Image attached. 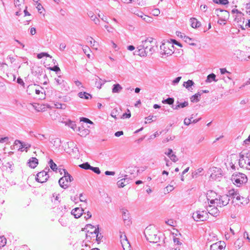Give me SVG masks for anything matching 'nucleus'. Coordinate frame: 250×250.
Segmentation results:
<instances>
[{
	"label": "nucleus",
	"mask_w": 250,
	"mask_h": 250,
	"mask_svg": "<svg viewBox=\"0 0 250 250\" xmlns=\"http://www.w3.org/2000/svg\"><path fill=\"white\" fill-rule=\"evenodd\" d=\"M246 9L247 13L250 15V2L247 4Z\"/></svg>",
	"instance_id": "680f3d73"
},
{
	"label": "nucleus",
	"mask_w": 250,
	"mask_h": 250,
	"mask_svg": "<svg viewBox=\"0 0 250 250\" xmlns=\"http://www.w3.org/2000/svg\"><path fill=\"white\" fill-rule=\"evenodd\" d=\"M93 39L91 37H88L87 38V41L90 43L91 45L94 46V43L96 42L95 41H93Z\"/></svg>",
	"instance_id": "49530a36"
},
{
	"label": "nucleus",
	"mask_w": 250,
	"mask_h": 250,
	"mask_svg": "<svg viewBox=\"0 0 250 250\" xmlns=\"http://www.w3.org/2000/svg\"><path fill=\"white\" fill-rule=\"evenodd\" d=\"M170 160L173 161V162H177L179 159L178 158H177V156L175 155V153H173L172 154V155H171L170 156H169V157H168Z\"/></svg>",
	"instance_id": "37998d69"
},
{
	"label": "nucleus",
	"mask_w": 250,
	"mask_h": 250,
	"mask_svg": "<svg viewBox=\"0 0 250 250\" xmlns=\"http://www.w3.org/2000/svg\"><path fill=\"white\" fill-rule=\"evenodd\" d=\"M17 83H19V84H20L22 85H24V83L23 81V80H22V79H21V78H18V79H17Z\"/></svg>",
	"instance_id": "052dcab7"
},
{
	"label": "nucleus",
	"mask_w": 250,
	"mask_h": 250,
	"mask_svg": "<svg viewBox=\"0 0 250 250\" xmlns=\"http://www.w3.org/2000/svg\"><path fill=\"white\" fill-rule=\"evenodd\" d=\"M176 104L177 105L175 106L173 105L172 106L173 109L177 110L181 108H184L188 105V101H185L183 103H180L179 101H177Z\"/></svg>",
	"instance_id": "a211bd4d"
},
{
	"label": "nucleus",
	"mask_w": 250,
	"mask_h": 250,
	"mask_svg": "<svg viewBox=\"0 0 250 250\" xmlns=\"http://www.w3.org/2000/svg\"><path fill=\"white\" fill-rule=\"evenodd\" d=\"M49 165L50 168L53 170L56 171L57 169V165L54 163L52 159H50L49 162Z\"/></svg>",
	"instance_id": "2f4dec72"
},
{
	"label": "nucleus",
	"mask_w": 250,
	"mask_h": 250,
	"mask_svg": "<svg viewBox=\"0 0 250 250\" xmlns=\"http://www.w3.org/2000/svg\"><path fill=\"white\" fill-rule=\"evenodd\" d=\"M79 167L86 170L90 169L91 167V166L88 162H85L82 164H81L79 165Z\"/></svg>",
	"instance_id": "473e14b6"
},
{
	"label": "nucleus",
	"mask_w": 250,
	"mask_h": 250,
	"mask_svg": "<svg viewBox=\"0 0 250 250\" xmlns=\"http://www.w3.org/2000/svg\"><path fill=\"white\" fill-rule=\"evenodd\" d=\"M210 172H211L210 175V179L214 180H219V178L221 177L222 173V171L221 168L213 167L210 169Z\"/></svg>",
	"instance_id": "9d476101"
},
{
	"label": "nucleus",
	"mask_w": 250,
	"mask_h": 250,
	"mask_svg": "<svg viewBox=\"0 0 250 250\" xmlns=\"http://www.w3.org/2000/svg\"><path fill=\"white\" fill-rule=\"evenodd\" d=\"M55 106L57 108L59 109H65L66 107L65 104H62L60 103H57L55 104Z\"/></svg>",
	"instance_id": "de8ad7c7"
},
{
	"label": "nucleus",
	"mask_w": 250,
	"mask_h": 250,
	"mask_svg": "<svg viewBox=\"0 0 250 250\" xmlns=\"http://www.w3.org/2000/svg\"><path fill=\"white\" fill-rule=\"evenodd\" d=\"M201 97V94L199 92L196 93L195 95L192 96L190 98L191 102L195 103L198 102L200 101Z\"/></svg>",
	"instance_id": "b1692460"
},
{
	"label": "nucleus",
	"mask_w": 250,
	"mask_h": 250,
	"mask_svg": "<svg viewBox=\"0 0 250 250\" xmlns=\"http://www.w3.org/2000/svg\"><path fill=\"white\" fill-rule=\"evenodd\" d=\"M166 188L168 192L171 191L174 189V187L172 185H169L166 187Z\"/></svg>",
	"instance_id": "13d9d810"
},
{
	"label": "nucleus",
	"mask_w": 250,
	"mask_h": 250,
	"mask_svg": "<svg viewBox=\"0 0 250 250\" xmlns=\"http://www.w3.org/2000/svg\"><path fill=\"white\" fill-rule=\"evenodd\" d=\"M228 193L229 197L230 200H232V203H234L237 201L239 202V203H236L237 204H238L239 203H243V202L241 201V200L244 199V198L239 195L237 191L235 190L234 189H231L228 191Z\"/></svg>",
	"instance_id": "6e6552de"
},
{
	"label": "nucleus",
	"mask_w": 250,
	"mask_h": 250,
	"mask_svg": "<svg viewBox=\"0 0 250 250\" xmlns=\"http://www.w3.org/2000/svg\"><path fill=\"white\" fill-rule=\"evenodd\" d=\"M193 119V117H191L190 118H185L184 121V123L186 125H189L191 123Z\"/></svg>",
	"instance_id": "a19ab883"
},
{
	"label": "nucleus",
	"mask_w": 250,
	"mask_h": 250,
	"mask_svg": "<svg viewBox=\"0 0 250 250\" xmlns=\"http://www.w3.org/2000/svg\"><path fill=\"white\" fill-rule=\"evenodd\" d=\"M122 215L123 218L124 220L125 221V223H127V225H128L130 223V216L128 211L126 209H123Z\"/></svg>",
	"instance_id": "6ab92c4d"
},
{
	"label": "nucleus",
	"mask_w": 250,
	"mask_h": 250,
	"mask_svg": "<svg viewBox=\"0 0 250 250\" xmlns=\"http://www.w3.org/2000/svg\"><path fill=\"white\" fill-rule=\"evenodd\" d=\"M90 170H91L92 171H93L94 173L99 174L101 173V171L99 167H93L91 166Z\"/></svg>",
	"instance_id": "79ce46f5"
},
{
	"label": "nucleus",
	"mask_w": 250,
	"mask_h": 250,
	"mask_svg": "<svg viewBox=\"0 0 250 250\" xmlns=\"http://www.w3.org/2000/svg\"><path fill=\"white\" fill-rule=\"evenodd\" d=\"M123 89V87L119 83L115 84L113 85L112 92L113 93H119Z\"/></svg>",
	"instance_id": "5701e85b"
},
{
	"label": "nucleus",
	"mask_w": 250,
	"mask_h": 250,
	"mask_svg": "<svg viewBox=\"0 0 250 250\" xmlns=\"http://www.w3.org/2000/svg\"><path fill=\"white\" fill-rule=\"evenodd\" d=\"M157 231L153 226H149L146 228L144 231L145 237L147 241L150 243H156L160 240V236L157 235Z\"/></svg>",
	"instance_id": "f03ea898"
},
{
	"label": "nucleus",
	"mask_w": 250,
	"mask_h": 250,
	"mask_svg": "<svg viewBox=\"0 0 250 250\" xmlns=\"http://www.w3.org/2000/svg\"><path fill=\"white\" fill-rule=\"evenodd\" d=\"M83 210L82 208H76L71 211V214L73 215L76 218L80 217L83 214Z\"/></svg>",
	"instance_id": "dca6fc26"
},
{
	"label": "nucleus",
	"mask_w": 250,
	"mask_h": 250,
	"mask_svg": "<svg viewBox=\"0 0 250 250\" xmlns=\"http://www.w3.org/2000/svg\"><path fill=\"white\" fill-rule=\"evenodd\" d=\"M93 232L96 234V241L99 243L103 237L102 234L99 232V228H95Z\"/></svg>",
	"instance_id": "a878e982"
},
{
	"label": "nucleus",
	"mask_w": 250,
	"mask_h": 250,
	"mask_svg": "<svg viewBox=\"0 0 250 250\" xmlns=\"http://www.w3.org/2000/svg\"><path fill=\"white\" fill-rule=\"evenodd\" d=\"M134 14L141 18H143V17H144V14L142 12L139 11L138 10L134 12Z\"/></svg>",
	"instance_id": "8fccbe9b"
},
{
	"label": "nucleus",
	"mask_w": 250,
	"mask_h": 250,
	"mask_svg": "<svg viewBox=\"0 0 250 250\" xmlns=\"http://www.w3.org/2000/svg\"><path fill=\"white\" fill-rule=\"evenodd\" d=\"M55 82L57 85L60 86L62 90H64L66 91L68 90V87L66 83L64 82L61 76L56 78L55 79Z\"/></svg>",
	"instance_id": "9b49d317"
},
{
	"label": "nucleus",
	"mask_w": 250,
	"mask_h": 250,
	"mask_svg": "<svg viewBox=\"0 0 250 250\" xmlns=\"http://www.w3.org/2000/svg\"><path fill=\"white\" fill-rule=\"evenodd\" d=\"M89 16L90 17L91 20L94 22L96 24H100V20L96 17V15H94L93 13H89Z\"/></svg>",
	"instance_id": "c85d7f7f"
},
{
	"label": "nucleus",
	"mask_w": 250,
	"mask_h": 250,
	"mask_svg": "<svg viewBox=\"0 0 250 250\" xmlns=\"http://www.w3.org/2000/svg\"><path fill=\"white\" fill-rule=\"evenodd\" d=\"M216 11H217V13H218L219 12H223L225 15H226L227 16L229 15L228 12L225 10L217 9L216 10Z\"/></svg>",
	"instance_id": "5fc2aeb1"
},
{
	"label": "nucleus",
	"mask_w": 250,
	"mask_h": 250,
	"mask_svg": "<svg viewBox=\"0 0 250 250\" xmlns=\"http://www.w3.org/2000/svg\"><path fill=\"white\" fill-rule=\"evenodd\" d=\"M51 143L56 147L58 146H60V145L61 140L59 139H55L52 140Z\"/></svg>",
	"instance_id": "ea45409f"
},
{
	"label": "nucleus",
	"mask_w": 250,
	"mask_h": 250,
	"mask_svg": "<svg viewBox=\"0 0 250 250\" xmlns=\"http://www.w3.org/2000/svg\"><path fill=\"white\" fill-rule=\"evenodd\" d=\"M123 133H124L123 131H119L115 133V136L116 137H120V136L123 135Z\"/></svg>",
	"instance_id": "e2e57ef3"
},
{
	"label": "nucleus",
	"mask_w": 250,
	"mask_h": 250,
	"mask_svg": "<svg viewBox=\"0 0 250 250\" xmlns=\"http://www.w3.org/2000/svg\"><path fill=\"white\" fill-rule=\"evenodd\" d=\"M219 197V195H217L216 192L213 191H209L207 193V199L211 204H216V200L214 199L215 198H217L218 199Z\"/></svg>",
	"instance_id": "f8f14e48"
},
{
	"label": "nucleus",
	"mask_w": 250,
	"mask_h": 250,
	"mask_svg": "<svg viewBox=\"0 0 250 250\" xmlns=\"http://www.w3.org/2000/svg\"><path fill=\"white\" fill-rule=\"evenodd\" d=\"M166 155H167L168 157H169L171 155L173 154V150L171 148H169L168 149V151L165 153Z\"/></svg>",
	"instance_id": "6e6d98bb"
},
{
	"label": "nucleus",
	"mask_w": 250,
	"mask_h": 250,
	"mask_svg": "<svg viewBox=\"0 0 250 250\" xmlns=\"http://www.w3.org/2000/svg\"><path fill=\"white\" fill-rule=\"evenodd\" d=\"M131 116L130 113H124L122 118H129Z\"/></svg>",
	"instance_id": "0e129e2a"
},
{
	"label": "nucleus",
	"mask_w": 250,
	"mask_h": 250,
	"mask_svg": "<svg viewBox=\"0 0 250 250\" xmlns=\"http://www.w3.org/2000/svg\"><path fill=\"white\" fill-rule=\"evenodd\" d=\"M105 174L106 175H114L115 174V172H114V171H106L105 172Z\"/></svg>",
	"instance_id": "69168bd1"
},
{
	"label": "nucleus",
	"mask_w": 250,
	"mask_h": 250,
	"mask_svg": "<svg viewBox=\"0 0 250 250\" xmlns=\"http://www.w3.org/2000/svg\"><path fill=\"white\" fill-rule=\"evenodd\" d=\"M78 95L80 98L86 100L92 98L91 95L86 92H80L78 93Z\"/></svg>",
	"instance_id": "4be33fe9"
},
{
	"label": "nucleus",
	"mask_w": 250,
	"mask_h": 250,
	"mask_svg": "<svg viewBox=\"0 0 250 250\" xmlns=\"http://www.w3.org/2000/svg\"><path fill=\"white\" fill-rule=\"evenodd\" d=\"M182 77H177L176 78H175L172 82V84H173V85H176L179 82V81H180V80L181 79Z\"/></svg>",
	"instance_id": "864d4df0"
},
{
	"label": "nucleus",
	"mask_w": 250,
	"mask_h": 250,
	"mask_svg": "<svg viewBox=\"0 0 250 250\" xmlns=\"http://www.w3.org/2000/svg\"><path fill=\"white\" fill-rule=\"evenodd\" d=\"M18 144L20 145L19 150H20L21 151H25L26 152H27L29 148L31 147V145L29 144L23 143L21 141L18 140H15L14 142V145H18Z\"/></svg>",
	"instance_id": "ddd939ff"
},
{
	"label": "nucleus",
	"mask_w": 250,
	"mask_h": 250,
	"mask_svg": "<svg viewBox=\"0 0 250 250\" xmlns=\"http://www.w3.org/2000/svg\"><path fill=\"white\" fill-rule=\"evenodd\" d=\"M6 244V239L3 236H0V247H3Z\"/></svg>",
	"instance_id": "4c0bfd02"
},
{
	"label": "nucleus",
	"mask_w": 250,
	"mask_h": 250,
	"mask_svg": "<svg viewBox=\"0 0 250 250\" xmlns=\"http://www.w3.org/2000/svg\"><path fill=\"white\" fill-rule=\"evenodd\" d=\"M211 208V207L209 206V208H207V211H208V213L214 216H217L219 211L217 208L216 207H214L212 208Z\"/></svg>",
	"instance_id": "412c9836"
},
{
	"label": "nucleus",
	"mask_w": 250,
	"mask_h": 250,
	"mask_svg": "<svg viewBox=\"0 0 250 250\" xmlns=\"http://www.w3.org/2000/svg\"><path fill=\"white\" fill-rule=\"evenodd\" d=\"M214 200H216V204L217 206L220 207L227 205L229 204V201L230 200L229 197L228 192L227 194L222 196L219 195L218 199L217 198H215Z\"/></svg>",
	"instance_id": "1a4fd4ad"
},
{
	"label": "nucleus",
	"mask_w": 250,
	"mask_h": 250,
	"mask_svg": "<svg viewBox=\"0 0 250 250\" xmlns=\"http://www.w3.org/2000/svg\"><path fill=\"white\" fill-rule=\"evenodd\" d=\"M104 28L107 30V31L108 32H112V28L111 27H110L109 26H108L107 25H105L104 26Z\"/></svg>",
	"instance_id": "774afa93"
},
{
	"label": "nucleus",
	"mask_w": 250,
	"mask_h": 250,
	"mask_svg": "<svg viewBox=\"0 0 250 250\" xmlns=\"http://www.w3.org/2000/svg\"><path fill=\"white\" fill-rule=\"evenodd\" d=\"M166 223L170 226H174V221L173 219H168V220L166 221Z\"/></svg>",
	"instance_id": "09e8293b"
},
{
	"label": "nucleus",
	"mask_w": 250,
	"mask_h": 250,
	"mask_svg": "<svg viewBox=\"0 0 250 250\" xmlns=\"http://www.w3.org/2000/svg\"><path fill=\"white\" fill-rule=\"evenodd\" d=\"M194 84V82L192 80H188L187 82H184L183 85L188 90H190V88Z\"/></svg>",
	"instance_id": "cd10ccee"
},
{
	"label": "nucleus",
	"mask_w": 250,
	"mask_h": 250,
	"mask_svg": "<svg viewBox=\"0 0 250 250\" xmlns=\"http://www.w3.org/2000/svg\"><path fill=\"white\" fill-rule=\"evenodd\" d=\"M50 169L49 168H45L44 170L39 172L36 176V180L40 183H43L45 182L49 177L48 172Z\"/></svg>",
	"instance_id": "0eeeda50"
},
{
	"label": "nucleus",
	"mask_w": 250,
	"mask_h": 250,
	"mask_svg": "<svg viewBox=\"0 0 250 250\" xmlns=\"http://www.w3.org/2000/svg\"><path fill=\"white\" fill-rule=\"evenodd\" d=\"M127 175H125V178L117 182V185L119 188H123L128 184L129 179L127 178Z\"/></svg>",
	"instance_id": "f3484780"
},
{
	"label": "nucleus",
	"mask_w": 250,
	"mask_h": 250,
	"mask_svg": "<svg viewBox=\"0 0 250 250\" xmlns=\"http://www.w3.org/2000/svg\"><path fill=\"white\" fill-rule=\"evenodd\" d=\"M191 20V26L193 28H197L201 26L200 22L197 21V20L195 18H192L190 19Z\"/></svg>",
	"instance_id": "393cba45"
},
{
	"label": "nucleus",
	"mask_w": 250,
	"mask_h": 250,
	"mask_svg": "<svg viewBox=\"0 0 250 250\" xmlns=\"http://www.w3.org/2000/svg\"><path fill=\"white\" fill-rule=\"evenodd\" d=\"M156 42L151 37L142 38L138 44V55L141 57L146 56L147 54L152 55L155 52Z\"/></svg>",
	"instance_id": "f257e3e1"
},
{
	"label": "nucleus",
	"mask_w": 250,
	"mask_h": 250,
	"mask_svg": "<svg viewBox=\"0 0 250 250\" xmlns=\"http://www.w3.org/2000/svg\"><path fill=\"white\" fill-rule=\"evenodd\" d=\"M215 78H216V75L214 74H213V73L210 74L208 76L206 82L207 83H210L212 81L217 82V80H216Z\"/></svg>",
	"instance_id": "bb28decb"
},
{
	"label": "nucleus",
	"mask_w": 250,
	"mask_h": 250,
	"mask_svg": "<svg viewBox=\"0 0 250 250\" xmlns=\"http://www.w3.org/2000/svg\"><path fill=\"white\" fill-rule=\"evenodd\" d=\"M51 70L52 71H55L56 72L60 71V68L57 65H55L54 67H53L52 68H51Z\"/></svg>",
	"instance_id": "4d7b16f0"
},
{
	"label": "nucleus",
	"mask_w": 250,
	"mask_h": 250,
	"mask_svg": "<svg viewBox=\"0 0 250 250\" xmlns=\"http://www.w3.org/2000/svg\"><path fill=\"white\" fill-rule=\"evenodd\" d=\"M65 125L71 127L73 130H75L77 128L75 123L70 120L66 122Z\"/></svg>",
	"instance_id": "c756f323"
},
{
	"label": "nucleus",
	"mask_w": 250,
	"mask_h": 250,
	"mask_svg": "<svg viewBox=\"0 0 250 250\" xmlns=\"http://www.w3.org/2000/svg\"><path fill=\"white\" fill-rule=\"evenodd\" d=\"M160 13V11L158 8H155L152 10V14L154 16H158Z\"/></svg>",
	"instance_id": "a18cd8bd"
},
{
	"label": "nucleus",
	"mask_w": 250,
	"mask_h": 250,
	"mask_svg": "<svg viewBox=\"0 0 250 250\" xmlns=\"http://www.w3.org/2000/svg\"><path fill=\"white\" fill-rule=\"evenodd\" d=\"M62 170L64 172V176L59 179V184L62 188L65 189L68 187V183L73 180V178L65 169H63Z\"/></svg>",
	"instance_id": "39448f33"
},
{
	"label": "nucleus",
	"mask_w": 250,
	"mask_h": 250,
	"mask_svg": "<svg viewBox=\"0 0 250 250\" xmlns=\"http://www.w3.org/2000/svg\"><path fill=\"white\" fill-rule=\"evenodd\" d=\"M59 222L62 226H66L67 225V220L64 217H62L59 220Z\"/></svg>",
	"instance_id": "58836bf2"
},
{
	"label": "nucleus",
	"mask_w": 250,
	"mask_h": 250,
	"mask_svg": "<svg viewBox=\"0 0 250 250\" xmlns=\"http://www.w3.org/2000/svg\"><path fill=\"white\" fill-rule=\"evenodd\" d=\"M33 106L34 108L38 112L41 111L42 110V106L38 104H33Z\"/></svg>",
	"instance_id": "c03bdc74"
},
{
	"label": "nucleus",
	"mask_w": 250,
	"mask_h": 250,
	"mask_svg": "<svg viewBox=\"0 0 250 250\" xmlns=\"http://www.w3.org/2000/svg\"><path fill=\"white\" fill-rule=\"evenodd\" d=\"M213 2L217 4L226 5L229 3L228 0H213Z\"/></svg>",
	"instance_id": "c9c22d12"
},
{
	"label": "nucleus",
	"mask_w": 250,
	"mask_h": 250,
	"mask_svg": "<svg viewBox=\"0 0 250 250\" xmlns=\"http://www.w3.org/2000/svg\"><path fill=\"white\" fill-rule=\"evenodd\" d=\"M28 164L30 167L34 168L38 164V160L35 157H32L29 160Z\"/></svg>",
	"instance_id": "aec40b11"
},
{
	"label": "nucleus",
	"mask_w": 250,
	"mask_h": 250,
	"mask_svg": "<svg viewBox=\"0 0 250 250\" xmlns=\"http://www.w3.org/2000/svg\"><path fill=\"white\" fill-rule=\"evenodd\" d=\"M226 247L225 243L224 241H219L212 244L210 247V250H224Z\"/></svg>",
	"instance_id": "4468645a"
},
{
	"label": "nucleus",
	"mask_w": 250,
	"mask_h": 250,
	"mask_svg": "<svg viewBox=\"0 0 250 250\" xmlns=\"http://www.w3.org/2000/svg\"><path fill=\"white\" fill-rule=\"evenodd\" d=\"M34 136L40 141H43L46 138L44 135L39 133L34 134Z\"/></svg>",
	"instance_id": "e433bc0d"
},
{
	"label": "nucleus",
	"mask_w": 250,
	"mask_h": 250,
	"mask_svg": "<svg viewBox=\"0 0 250 250\" xmlns=\"http://www.w3.org/2000/svg\"><path fill=\"white\" fill-rule=\"evenodd\" d=\"M121 243L124 250H125V247H128L130 246V245L127 239L126 235L124 233L120 234Z\"/></svg>",
	"instance_id": "2eb2a0df"
},
{
	"label": "nucleus",
	"mask_w": 250,
	"mask_h": 250,
	"mask_svg": "<svg viewBox=\"0 0 250 250\" xmlns=\"http://www.w3.org/2000/svg\"><path fill=\"white\" fill-rule=\"evenodd\" d=\"M231 180L233 184L237 187H240L243 184L246 183L248 180L246 175L242 173L233 174Z\"/></svg>",
	"instance_id": "20e7f679"
},
{
	"label": "nucleus",
	"mask_w": 250,
	"mask_h": 250,
	"mask_svg": "<svg viewBox=\"0 0 250 250\" xmlns=\"http://www.w3.org/2000/svg\"><path fill=\"white\" fill-rule=\"evenodd\" d=\"M81 121H83V122L88 123L90 124H93V122L91 121H90L89 119H88V118H84V117L82 118L81 119Z\"/></svg>",
	"instance_id": "603ef678"
},
{
	"label": "nucleus",
	"mask_w": 250,
	"mask_h": 250,
	"mask_svg": "<svg viewBox=\"0 0 250 250\" xmlns=\"http://www.w3.org/2000/svg\"><path fill=\"white\" fill-rule=\"evenodd\" d=\"M193 219L196 221H204L208 218V214L205 210H197L192 214Z\"/></svg>",
	"instance_id": "423d86ee"
},
{
	"label": "nucleus",
	"mask_w": 250,
	"mask_h": 250,
	"mask_svg": "<svg viewBox=\"0 0 250 250\" xmlns=\"http://www.w3.org/2000/svg\"><path fill=\"white\" fill-rule=\"evenodd\" d=\"M239 165L241 167L250 169V154L245 151L240 153Z\"/></svg>",
	"instance_id": "7ed1b4c3"
},
{
	"label": "nucleus",
	"mask_w": 250,
	"mask_h": 250,
	"mask_svg": "<svg viewBox=\"0 0 250 250\" xmlns=\"http://www.w3.org/2000/svg\"><path fill=\"white\" fill-rule=\"evenodd\" d=\"M220 72L222 74H224L225 73H229L226 68H220Z\"/></svg>",
	"instance_id": "338daca9"
},
{
	"label": "nucleus",
	"mask_w": 250,
	"mask_h": 250,
	"mask_svg": "<svg viewBox=\"0 0 250 250\" xmlns=\"http://www.w3.org/2000/svg\"><path fill=\"white\" fill-rule=\"evenodd\" d=\"M184 41L188 43L190 45H193V46H194L196 45L195 43H193L192 42H193V39L188 37V36H184Z\"/></svg>",
	"instance_id": "7c9ffc66"
},
{
	"label": "nucleus",
	"mask_w": 250,
	"mask_h": 250,
	"mask_svg": "<svg viewBox=\"0 0 250 250\" xmlns=\"http://www.w3.org/2000/svg\"><path fill=\"white\" fill-rule=\"evenodd\" d=\"M98 79H96V84L97 85V87L99 88H101L102 87V85L104 84L106 81L104 80L103 81V83H101V82H99L97 81Z\"/></svg>",
	"instance_id": "3c124183"
},
{
	"label": "nucleus",
	"mask_w": 250,
	"mask_h": 250,
	"mask_svg": "<svg viewBox=\"0 0 250 250\" xmlns=\"http://www.w3.org/2000/svg\"><path fill=\"white\" fill-rule=\"evenodd\" d=\"M66 47V45L64 43H61L60 45V50L63 51Z\"/></svg>",
	"instance_id": "bf43d9fd"
},
{
	"label": "nucleus",
	"mask_w": 250,
	"mask_h": 250,
	"mask_svg": "<svg viewBox=\"0 0 250 250\" xmlns=\"http://www.w3.org/2000/svg\"><path fill=\"white\" fill-rule=\"evenodd\" d=\"M174 99L173 98H168L167 99L164 100L162 101L163 104H168L169 105L173 104L174 103Z\"/></svg>",
	"instance_id": "72a5a7b5"
},
{
	"label": "nucleus",
	"mask_w": 250,
	"mask_h": 250,
	"mask_svg": "<svg viewBox=\"0 0 250 250\" xmlns=\"http://www.w3.org/2000/svg\"><path fill=\"white\" fill-rule=\"evenodd\" d=\"M44 57L51 58V56L47 53L42 52L37 55V58L39 59H42Z\"/></svg>",
	"instance_id": "f704fd0d"
}]
</instances>
